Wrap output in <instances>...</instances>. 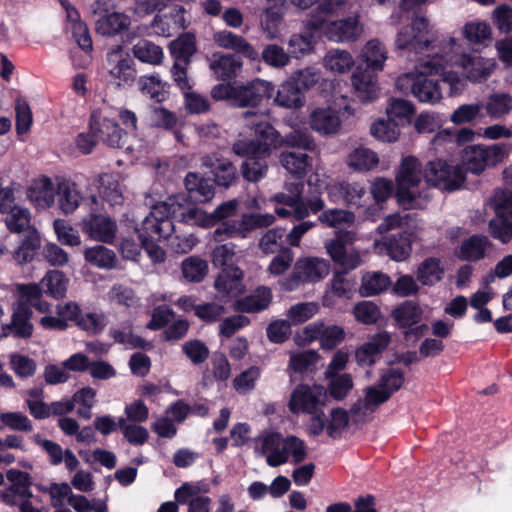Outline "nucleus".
I'll return each instance as SVG.
<instances>
[{
  "mask_svg": "<svg viewBox=\"0 0 512 512\" xmlns=\"http://www.w3.org/2000/svg\"><path fill=\"white\" fill-rule=\"evenodd\" d=\"M444 272L438 258H426L417 269V279L425 286H432L441 281Z\"/></svg>",
  "mask_w": 512,
  "mask_h": 512,
  "instance_id": "44",
  "label": "nucleus"
},
{
  "mask_svg": "<svg viewBox=\"0 0 512 512\" xmlns=\"http://www.w3.org/2000/svg\"><path fill=\"white\" fill-rule=\"evenodd\" d=\"M273 92L271 82L255 78L246 82L219 83L212 88L211 97L216 101L225 100L232 107L255 108L269 100Z\"/></svg>",
  "mask_w": 512,
  "mask_h": 512,
  "instance_id": "4",
  "label": "nucleus"
},
{
  "mask_svg": "<svg viewBox=\"0 0 512 512\" xmlns=\"http://www.w3.org/2000/svg\"><path fill=\"white\" fill-rule=\"evenodd\" d=\"M139 232L142 245L148 256H165V251L159 242L167 240L174 232V224L165 201L153 205L149 214L143 219L141 228L135 226Z\"/></svg>",
  "mask_w": 512,
  "mask_h": 512,
  "instance_id": "5",
  "label": "nucleus"
},
{
  "mask_svg": "<svg viewBox=\"0 0 512 512\" xmlns=\"http://www.w3.org/2000/svg\"><path fill=\"white\" fill-rule=\"evenodd\" d=\"M131 18L121 12L107 13L96 22L98 34L108 37L121 36L129 30Z\"/></svg>",
  "mask_w": 512,
  "mask_h": 512,
  "instance_id": "31",
  "label": "nucleus"
},
{
  "mask_svg": "<svg viewBox=\"0 0 512 512\" xmlns=\"http://www.w3.org/2000/svg\"><path fill=\"white\" fill-rule=\"evenodd\" d=\"M135 58L143 63L158 65L163 60V50L153 42L141 39L132 48Z\"/></svg>",
  "mask_w": 512,
  "mask_h": 512,
  "instance_id": "45",
  "label": "nucleus"
},
{
  "mask_svg": "<svg viewBox=\"0 0 512 512\" xmlns=\"http://www.w3.org/2000/svg\"><path fill=\"white\" fill-rule=\"evenodd\" d=\"M289 355L288 369L300 374L313 371L320 358L315 350L291 351Z\"/></svg>",
  "mask_w": 512,
  "mask_h": 512,
  "instance_id": "43",
  "label": "nucleus"
},
{
  "mask_svg": "<svg viewBox=\"0 0 512 512\" xmlns=\"http://www.w3.org/2000/svg\"><path fill=\"white\" fill-rule=\"evenodd\" d=\"M5 224L7 229L11 233L20 234L32 227L31 224V213L29 209L21 206H17L11 211L6 213Z\"/></svg>",
  "mask_w": 512,
  "mask_h": 512,
  "instance_id": "47",
  "label": "nucleus"
},
{
  "mask_svg": "<svg viewBox=\"0 0 512 512\" xmlns=\"http://www.w3.org/2000/svg\"><path fill=\"white\" fill-rule=\"evenodd\" d=\"M169 51L174 60L171 68L174 83L179 89H192L187 69L192 56L197 52L195 35L191 32L180 34L169 44Z\"/></svg>",
  "mask_w": 512,
  "mask_h": 512,
  "instance_id": "8",
  "label": "nucleus"
},
{
  "mask_svg": "<svg viewBox=\"0 0 512 512\" xmlns=\"http://www.w3.org/2000/svg\"><path fill=\"white\" fill-rule=\"evenodd\" d=\"M422 175L425 178V170L422 172L420 161L414 156H407L402 159L399 170L396 174L395 196L399 205L405 209H418L420 206V194L412 189L418 187Z\"/></svg>",
  "mask_w": 512,
  "mask_h": 512,
  "instance_id": "7",
  "label": "nucleus"
},
{
  "mask_svg": "<svg viewBox=\"0 0 512 512\" xmlns=\"http://www.w3.org/2000/svg\"><path fill=\"white\" fill-rule=\"evenodd\" d=\"M390 396L379 386L378 383L367 386L363 389V397L351 407L352 424L365 423L376 409L387 402Z\"/></svg>",
  "mask_w": 512,
  "mask_h": 512,
  "instance_id": "18",
  "label": "nucleus"
},
{
  "mask_svg": "<svg viewBox=\"0 0 512 512\" xmlns=\"http://www.w3.org/2000/svg\"><path fill=\"white\" fill-rule=\"evenodd\" d=\"M165 202L173 223L210 227L208 213L197 207L199 202L188 200L185 193L170 195Z\"/></svg>",
  "mask_w": 512,
  "mask_h": 512,
  "instance_id": "14",
  "label": "nucleus"
},
{
  "mask_svg": "<svg viewBox=\"0 0 512 512\" xmlns=\"http://www.w3.org/2000/svg\"><path fill=\"white\" fill-rule=\"evenodd\" d=\"M275 102L277 105L284 108L298 109L304 105L305 96L297 84L288 79L279 87L275 97Z\"/></svg>",
  "mask_w": 512,
  "mask_h": 512,
  "instance_id": "37",
  "label": "nucleus"
},
{
  "mask_svg": "<svg viewBox=\"0 0 512 512\" xmlns=\"http://www.w3.org/2000/svg\"><path fill=\"white\" fill-rule=\"evenodd\" d=\"M404 381V373L401 370L388 368L381 374L377 383L391 397L402 388Z\"/></svg>",
  "mask_w": 512,
  "mask_h": 512,
  "instance_id": "59",
  "label": "nucleus"
},
{
  "mask_svg": "<svg viewBox=\"0 0 512 512\" xmlns=\"http://www.w3.org/2000/svg\"><path fill=\"white\" fill-rule=\"evenodd\" d=\"M207 269V263L202 258H186L182 263L183 276L191 282H200Z\"/></svg>",
  "mask_w": 512,
  "mask_h": 512,
  "instance_id": "63",
  "label": "nucleus"
},
{
  "mask_svg": "<svg viewBox=\"0 0 512 512\" xmlns=\"http://www.w3.org/2000/svg\"><path fill=\"white\" fill-rule=\"evenodd\" d=\"M389 285L390 279L383 273L366 274L362 278L360 292L364 296H372L383 292Z\"/></svg>",
  "mask_w": 512,
  "mask_h": 512,
  "instance_id": "55",
  "label": "nucleus"
},
{
  "mask_svg": "<svg viewBox=\"0 0 512 512\" xmlns=\"http://www.w3.org/2000/svg\"><path fill=\"white\" fill-rule=\"evenodd\" d=\"M138 85L143 94L148 95L157 103H162L169 96V84L163 82L157 74L141 76Z\"/></svg>",
  "mask_w": 512,
  "mask_h": 512,
  "instance_id": "39",
  "label": "nucleus"
},
{
  "mask_svg": "<svg viewBox=\"0 0 512 512\" xmlns=\"http://www.w3.org/2000/svg\"><path fill=\"white\" fill-rule=\"evenodd\" d=\"M291 3L302 10L316 6L311 13V19L307 22V26L312 29L322 28L327 17L340 5V2L334 0H291Z\"/></svg>",
  "mask_w": 512,
  "mask_h": 512,
  "instance_id": "27",
  "label": "nucleus"
},
{
  "mask_svg": "<svg viewBox=\"0 0 512 512\" xmlns=\"http://www.w3.org/2000/svg\"><path fill=\"white\" fill-rule=\"evenodd\" d=\"M352 423L351 411H345L342 408H334L331 410L329 417H326L324 412L319 416L310 418L308 431L313 436H319L326 431L327 435L331 438H339L342 432Z\"/></svg>",
  "mask_w": 512,
  "mask_h": 512,
  "instance_id": "16",
  "label": "nucleus"
},
{
  "mask_svg": "<svg viewBox=\"0 0 512 512\" xmlns=\"http://www.w3.org/2000/svg\"><path fill=\"white\" fill-rule=\"evenodd\" d=\"M254 139H242L233 144L235 154H262L269 155L273 149L283 147V136L269 122H260L255 125Z\"/></svg>",
  "mask_w": 512,
  "mask_h": 512,
  "instance_id": "10",
  "label": "nucleus"
},
{
  "mask_svg": "<svg viewBox=\"0 0 512 512\" xmlns=\"http://www.w3.org/2000/svg\"><path fill=\"white\" fill-rule=\"evenodd\" d=\"M329 396L324 386L318 384H298L291 392L288 409L292 414L319 416L327 405Z\"/></svg>",
  "mask_w": 512,
  "mask_h": 512,
  "instance_id": "9",
  "label": "nucleus"
},
{
  "mask_svg": "<svg viewBox=\"0 0 512 512\" xmlns=\"http://www.w3.org/2000/svg\"><path fill=\"white\" fill-rule=\"evenodd\" d=\"M349 166L357 171H369L377 166L379 159L375 152L367 148H357L350 153Z\"/></svg>",
  "mask_w": 512,
  "mask_h": 512,
  "instance_id": "53",
  "label": "nucleus"
},
{
  "mask_svg": "<svg viewBox=\"0 0 512 512\" xmlns=\"http://www.w3.org/2000/svg\"><path fill=\"white\" fill-rule=\"evenodd\" d=\"M202 165L207 169L211 182L219 188L229 189L240 179L237 167L228 158L217 154L207 155L203 157Z\"/></svg>",
  "mask_w": 512,
  "mask_h": 512,
  "instance_id": "15",
  "label": "nucleus"
},
{
  "mask_svg": "<svg viewBox=\"0 0 512 512\" xmlns=\"http://www.w3.org/2000/svg\"><path fill=\"white\" fill-rule=\"evenodd\" d=\"M23 233L19 246L14 256H34L41 247V236L39 231L32 227Z\"/></svg>",
  "mask_w": 512,
  "mask_h": 512,
  "instance_id": "57",
  "label": "nucleus"
},
{
  "mask_svg": "<svg viewBox=\"0 0 512 512\" xmlns=\"http://www.w3.org/2000/svg\"><path fill=\"white\" fill-rule=\"evenodd\" d=\"M0 421L11 430L30 432L32 431V422L21 412H3L0 413Z\"/></svg>",
  "mask_w": 512,
  "mask_h": 512,
  "instance_id": "64",
  "label": "nucleus"
},
{
  "mask_svg": "<svg viewBox=\"0 0 512 512\" xmlns=\"http://www.w3.org/2000/svg\"><path fill=\"white\" fill-rule=\"evenodd\" d=\"M512 109V96L508 93L492 94L486 104L487 114L493 118H500Z\"/></svg>",
  "mask_w": 512,
  "mask_h": 512,
  "instance_id": "56",
  "label": "nucleus"
},
{
  "mask_svg": "<svg viewBox=\"0 0 512 512\" xmlns=\"http://www.w3.org/2000/svg\"><path fill=\"white\" fill-rule=\"evenodd\" d=\"M233 260L234 258H213L214 265L220 268L214 286L219 292L236 297L244 292L243 273Z\"/></svg>",
  "mask_w": 512,
  "mask_h": 512,
  "instance_id": "17",
  "label": "nucleus"
},
{
  "mask_svg": "<svg viewBox=\"0 0 512 512\" xmlns=\"http://www.w3.org/2000/svg\"><path fill=\"white\" fill-rule=\"evenodd\" d=\"M327 38L335 42H351L357 40L362 33L359 15L354 14L338 20L324 22L322 28Z\"/></svg>",
  "mask_w": 512,
  "mask_h": 512,
  "instance_id": "20",
  "label": "nucleus"
},
{
  "mask_svg": "<svg viewBox=\"0 0 512 512\" xmlns=\"http://www.w3.org/2000/svg\"><path fill=\"white\" fill-rule=\"evenodd\" d=\"M483 104L480 102L471 104H462L450 116V120L455 125L472 123L481 116Z\"/></svg>",
  "mask_w": 512,
  "mask_h": 512,
  "instance_id": "58",
  "label": "nucleus"
},
{
  "mask_svg": "<svg viewBox=\"0 0 512 512\" xmlns=\"http://www.w3.org/2000/svg\"><path fill=\"white\" fill-rule=\"evenodd\" d=\"M421 70L416 75L413 95L420 102L434 104L442 99L440 81L452 83L457 78L446 71L442 57H433L420 64Z\"/></svg>",
  "mask_w": 512,
  "mask_h": 512,
  "instance_id": "6",
  "label": "nucleus"
},
{
  "mask_svg": "<svg viewBox=\"0 0 512 512\" xmlns=\"http://www.w3.org/2000/svg\"><path fill=\"white\" fill-rule=\"evenodd\" d=\"M214 40L219 47L233 50L240 57L252 61L259 60L258 51L240 35L225 30L215 33Z\"/></svg>",
  "mask_w": 512,
  "mask_h": 512,
  "instance_id": "26",
  "label": "nucleus"
},
{
  "mask_svg": "<svg viewBox=\"0 0 512 512\" xmlns=\"http://www.w3.org/2000/svg\"><path fill=\"white\" fill-rule=\"evenodd\" d=\"M331 261L325 258H299L294 267V277L300 281H316L330 272Z\"/></svg>",
  "mask_w": 512,
  "mask_h": 512,
  "instance_id": "25",
  "label": "nucleus"
},
{
  "mask_svg": "<svg viewBox=\"0 0 512 512\" xmlns=\"http://www.w3.org/2000/svg\"><path fill=\"white\" fill-rule=\"evenodd\" d=\"M6 478L11 483L9 488L16 492L19 497L23 499L32 498L33 494L30 490L32 481L30 475L27 472L17 469H10L6 473Z\"/></svg>",
  "mask_w": 512,
  "mask_h": 512,
  "instance_id": "50",
  "label": "nucleus"
},
{
  "mask_svg": "<svg viewBox=\"0 0 512 512\" xmlns=\"http://www.w3.org/2000/svg\"><path fill=\"white\" fill-rule=\"evenodd\" d=\"M283 147L292 149L297 152H312L316 148L313 137L307 131L293 130L283 136Z\"/></svg>",
  "mask_w": 512,
  "mask_h": 512,
  "instance_id": "48",
  "label": "nucleus"
},
{
  "mask_svg": "<svg viewBox=\"0 0 512 512\" xmlns=\"http://www.w3.org/2000/svg\"><path fill=\"white\" fill-rule=\"evenodd\" d=\"M261 454L266 455V462L271 467H278L288 461L287 441L279 434L271 433L259 438Z\"/></svg>",
  "mask_w": 512,
  "mask_h": 512,
  "instance_id": "24",
  "label": "nucleus"
},
{
  "mask_svg": "<svg viewBox=\"0 0 512 512\" xmlns=\"http://www.w3.org/2000/svg\"><path fill=\"white\" fill-rule=\"evenodd\" d=\"M289 58L288 52H285V50L277 44L265 46L261 54H259V60L262 59L265 64L275 68H281L287 65Z\"/></svg>",
  "mask_w": 512,
  "mask_h": 512,
  "instance_id": "60",
  "label": "nucleus"
},
{
  "mask_svg": "<svg viewBox=\"0 0 512 512\" xmlns=\"http://www.w3.org/2000/svg\"><path fill=\"white\" fill-rule=\"evenodd\" d=\"M435 40L430 23L425 17H415L410 25L403 26L397 34L395 45L398 50L422 53Z\"/></svg>",
  "mask_w": 512,
  "mask_h": 512,
  "instance_id": "12",
  "label": "nucleus"
},
{
  "mask_svg": "<svg viewBox=\"0 0 512 512\" xmlns=\"http://www.w3.org/2000/svg\"><path fill=\"white\" fill-rule=\"evenodd\" d=\"M185 196L188 200L207 203L215 196V186L209 177L197 172H188L184 178Z\"/></svg>",
  "mask_w": 512,
  "mask_h": 512,
  "instance_id": "23",
  "label": "nucleus"
},
{
  "mask_svg": "<svg viewBox=\"0 0 512 512\" xmlns=\"http://www.w3.org/2000/svg\"><path fill=\"white\" fill-rule=\"evenodd\" d=\"M245 157L241 165V173L245 180L257 182L266 175L268 170L267 158L269 155L258 154H237Z\"/></svg>",
  "mask_w": 512,
  "mask_h": 512,
  "instance_id": "36",
  "label": "nucleus"
},
{
  "mask_svg": "<svg viewBox=\"0 0 512 512\" xmlns=\"http://www.w3.org/2000/svg\"><path fill=\"white\" fill-rule=\"evenodd\" d=\"M334 263L335 277L332 281V292L339 297L346 296L350 291L348 282L342 278V274L356 268L359 264V258H331Z\"/></svg>",
  "mask_w": 512,
  "mask_h": 512,
  "instance_id": "35",
  "label": "nucleus"
},
{
  "mask_svg": "<svg viewBox=\"0 0 512 512\" xmlns=\"http://www.w3.org/2000/svg\"><path fill=\"white\" fill-rule=\"evenodd\" d=\"M81 225L83 232L94 240L111 243L116 237V223L108 216L90 213Z\"/></svg>",
  "mask_w": 512,
  "mask_h": 512,
  "instance_id": "21",
  "label": "nucleus"
},
{
  "mask_svg": "<svg viewBox=\"0 0 512 512\" xmlns=\"http://www.w3.org/2000/svg\"><path fill=\"white\" fill-rule=\"evenodd\" d=\"M210 69L218 80L228 81L235 79L242 70L243 62L236 54H214Z\"/></svg>",
  "mask_w": 512,
  "mask_h": 512,
  "instance_id": "28",
  "label": "nucleus"
},
{
  "mask_svg": "<svg viewBox=\"0 0 512 512\" xmlns=\"http://www.w3.org/2000/svg\"><path fill=\"white\" fill-rule=\"evenodd\" d=\"M370 133L380 141L394 142L398 139L400 130L398 123L388 118L387 120L379 119L375 121L370 127Z\"/></svg>",
  "mask_w": 512,
  "mask_h": 512,
  "instance_id": "54",
  "label": "nucleus"
},
{
  "mask_svg": "<svg viewBox=\"0 0 512 512\" xmlns=\"http://www.w3.org/2000/svg\"><path fill=\"white\" fill-rule=\"evenodd\" d=\"M391 336L388 332H380L357 349L355 357L358 364L372 365L379 358L380 354L388 347Z\"/></svg>",
  "mask_w": 512,
  "mask_h": 512,
  "instance_id": "30",
  "label": "nucleus"
},
{
  "mask_svg": "<svg viewBox=\"0 0 512 512\" xmlns=\"http://www.w3.org/2000/svg\"><path fill=\"white\" fill-rule=\"evenodd\" d=\"M285 190L271 197L275 205V213L280 218L293 217L295 220H303L308 216L307 205L303 197L304 183L294 182L285 185Z\"/></svg>",
  "mask_w": 512,
  "mask_h": 512,
  "instance_id": "13",
  "label": "nucleus"
},
{
  "mask_svg": "<svg viewBox=\"0 0 512 512\" xmlns=\"http://www.w3.org/2000/svg\"><path fill=\"white\" fill-rule=\"evenodd\" d=\"M355 64L352 55L346 50L331 49L324 57V65L327 69L345 73Z\"/></svg>",
  "mask_w": 512,
  "mask_h": 512,
  "instance_id": "49",
  "label": "nucleus"
},
{
  "mask_svg": "<svg viewBox=\"0 0 512 512\" xmlns=\"http://www.w3.org/2000/svg\"><path fill=\"white\" fill-rule=\"evenodd\" d=\"M490 233L493 238L507 243L512 238V214L495 213V217L489 223Z\"/></svg>",
  "mask_w": 512,
  "mask_h": 512,
  "instance_id": "51",
  "label": "nucleus"
},
{
  "mask_svg": "<svg viewBox=\"0 0 512 512\" xmlns=\"http://www.w3.org/2000/svg\"><path fill=\"white\" fill-rule=\"evenodd\" d=\"M310 126L316 132L329 135L339 130L341 120L333 109L318 108L310 116Z\"/></svg>",
  "mask_w": 512,
  "mask_h": 512,
  "instance_id": "34",
  "label": "nucleus"
},
{
  "mask_svg": "<svg viewBox=\"0 0 512 512\" xmlns=\"http://www.w3.org/2000/svg\"><path fill=\"white\" fill-rule=\"evenodd\" d=\"M286 229L274 227L268 229L259 240V247L264 254H277L276 256H292L293 252L285 241Z\"/></svg>",
  "mask_w": 512,
  "mask_h": 512,
  "instance_id": "29",
  "label": "nucleus"
},
{
  "mask_svg": "<svg viewBox=\"0 0 512 512\" xmlns=\"http://www.w3.org/2000/svg\"><path fill=\"white\" fill-rule=\"evenodd\" d=\"M238 206V201L232 199L223 202L212 213L208 214L209 226L221 222L212 233V239L215 242L221 243L235 237L243 239L250 231L269 227L275 221L274 215L269 213H244L239 221L228 220V218L236 216Z\"/></svg>",
  "mask_w": 512,
  "mask_h": 512,
  "instance_id": "2",
  "label": "nucleus"
},
{
  "mask_svg": "<svg viewBox=\"0 0 512 512\" xmlns=\"http://www.w3.org/2000/svg\"><path fill=\"white\" fill-rule=\"evenodd\" d=\"M182 351L194 365L204 363L210 354L207 345L199 339H193L183 343Z\"/></svg>",
  "mask_w": 512,
  "mask_h": 512,
  "instance_id": "61",
  "label": "nucleus"
},
{
  "mask_svg": "<svg viewBox=\"0 0 512 512\" xmlns=\"http://www.w3.org/2000/svg\"><path fill=\"white\" fill-rule=\"evenodd\" d=\"M27 199L37 208L51 207L55 200L54 185L48 177L35 182L27 189Z\"/></svg>",
  "mask_w": 512,
  "mask_h": 512,
  "instance_id": "32",
  "label": "nucleus"
},
{
  "mask_svg": "<svg viewBox=\"0 0 512 512\" xmlns=\"http://www.w3.org/2000/svg\"><path fill=\"white\" fill-rule=\"evenodd\" d=\"M282 166L298 178H303L311 166V158L307 152L283 151L280 155Z\"/></svg>",
  "mask_w": 512,
  "mask_h": 512,
  "instance_id": "40",
  "label": "nucleus"
},
{
  "mask_svg": "<svg viewBox=\"0 0 512 512\" xmlns=\"http://www.w3.org/2000/svg\"><path fill=\"white\" fill-rule=\"evenodd\" d=\"M185 9L180 5H174L161 14H157L151 27L153 31L160 36L170 37L180 29L186 28Z\"/></svg>",
  "mask_w": 512,
  "mask_h": 512,
  "instance_id": "22",
  "label": "nucleus"
},
{
  "mask_svg": "<svg viewBox=\"0 0 512 512\" xmlns=\"http://www.w3.org/2000/svg\"><path fill=\"white\" fill-rule=\"evenodd\" d=\"M507 156L508 149L503 143L467 145L460 152L461 165H451L442 159L429 161L425 166V181L439 189L455 191L465 183L468 172L480 175Z\"/></svg>",
  "mask_w": 512,
  "mask_h": 512,
  "instance_id": "1",
  "label": "nucleus"
},
{
  "mask_svg": "<svg viewBox=\"0 0 512 512\" xmlns=\"http://www.w3.org/2000/svg\"><path fill=\"white\" fill-rule=\"evenodd\" d=\"M109 75L117 86L130 87L136 80L137 71L133 57L124 52L121 46L107 54Z\"/></svg>",
  "mask_w": 512,
  "mask_h": 512,
  "instance_id": "19",
  "label": "nucleus"
},
{
  "mask_svg": "<svg viewBox=\"0 0 512 512\" xmlns=\"http://www.w3.org/2000/svg\"><path fill=\"white\" fill-rule=\"evenodd\" d=\"M388 118L398 125L404 123H410L412 117L415 114L414 105L405 99L391 98L386 108Z\"/></svg>",
  "mask_w": 512,
  "mask_h": 512,
  "instance_id": "46",
  "label": "nucleus"
},
{
  "mask_svg": "<svg viewBox=\"0 0 512 512\" xmlns=\"http://www.w3.org/2000/svg\"><path fill=\"white\" fill-rule=\"evenodd\" d=\"M423 316L420 305L412 300H407L398 305L392 312V317L400 327H411L419 323Z\"/></svg>",
  "mask_w": 512,
  "mask_h": 512,
  "instance_id": "42",
  "label": "nucleus"
},
{
  "mask_svg": "<svg viewBox=\"0 0 512 512\" xmlns=\"http://www.w3.org/2000/svg\"><path fill=\"white\" fill-rule=\"evenodd\" d=\"M88 129L108 147L121 149L127 142V131L121 128L117 120L105 109L92 110Z\"/></svg>",
  "mask_w": 512,
  "mask_h": 512,
  "instance_id": "11",
  "label": "nucleus"
},
{
  "mask_svg": "<svg viewBox=\"0 0 512 512\" xmlns=\"http://www.w3.org/2000/svg\"><path fill=\"white\" fill-rule=\"evenodd\" d=\"M271 300V290L262 286L258 287L252 294L237 300L234 309L243 313H255L268 308Z\"/></svg>",
  "mask_w": 512,
  "mask_h": 512,
  "instance_id": "33",
  "label": "nucleus"
},
{
  "mask_svg": "<svg viewBox=\"0 0 512 512\" xmlns=\"http://www.w3.org/2000/svg\"><path fill=\"white\" fill-rule=\"evenodd\" d=\"M386 59L387 51L379 40L366 43L351 77L355 94L363 103L377 97V73L383 70Z\"/></svg>",
  "mask_w": 512,
  "mask_h": 512,
  "instance_id": "3",
  "label": "nucleus"
},
{
  "mask_svg": "<svg viewBox=\"0 0 512 512\" xmlns=\"http://www.w3.org/2000/svg\"><path fill=\"white\" fill-rule=\"evenodd\" d=\"M313 49L312 35L308 34H293L288 41V54L289 57L296 59L301 58L305 54L311 52Z\"/></svg>",
  "mask_w": 512,
  "mask_h": 512,
  "instance_id": "62",
  "label": "nucleus"
},
{
  "mask_svg": "<svg viewBox=\"0 0 512 512\" xmlns=\"http://www.w3.org/2000/svg\"><path fill=\"white\" fill-rule=\"evenodd\" d=\"M379 252L385 249L387 256H410L411 240L406 232L391 234L382 238V241L376 244Z\"/></svg>",
  "mask_w": 512,
  "mask_h": 512,
  "instance_id": "38",
  "label": "nucleus"
},
{
  "mask_svg": "<svg viewBox=\"0 0 512 512\" xmlns=\"http://www.w3.org/2000/svg\"><path fill=\"white\" fill-rule=\"evenodd\" d=\"M32 310L27 303H19L13 312L12 321L8 328L12 330L16 336L28 338L32 335L33 325L30 323Z\"/></svg>",
  "mask_w": 512,
  "mask_h": 512,
  "instance_id": "41",
  "label": "nucleus"
},
{
  "mask_svg": "<svg viewBox=\"0 0 512 512\" xmlns=\"http://www.w3.org/2000/svg\"><path fill=\"white\" fill-rule=\"evenodd\" d=\"M319 312V304L316 302H302L292 305L286 313L291 325H298L310 320Z\"/></svg>",
  "mask_w": 512,
  "mask_h": 512,
  "instance_id": "52",
  "label": "nucleus"
}]
</instances>
